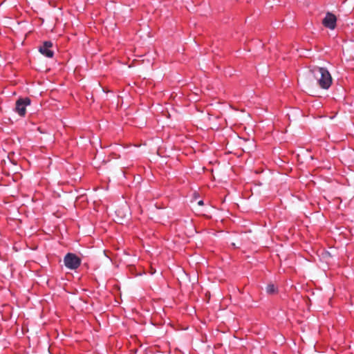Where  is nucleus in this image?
Wrapping results in <instances>:
<instances>
[{"label": "nucleus", "mask_w": 354, "mask_h": 354, "mask_svg": "<svg viewBox=\"0 0 354 354\" xmlns=\"http://www.w3.org/2000/svg\"><path fill=\"white\" fill-rule=\"evenodd\" d=\"M64 265L71 270L77 268L80 263L81 259L73 253H68L64 259Z\"/></svg>", "instance_id": "obj_2"}, {"label": "nucleus", "mask_w": 354, "mask_h": 354, "mask_svg": "<svg viewBox=\"0 0 354 354\" xmlns=\"http://www.w3.org/2000/svg\"><path fill=\"white\" fill-rule=\"evenodd\" d=\"M266 292L270 295L274 294L277 292V288L272 283L268 284L266 287Z\"/></svg>", "instance_id": "obj_6"}, {"label": "nucleus", "mask_w": 354, "mask_h": 354, "mask_svg": "<svg viewBox=\"0 0 354 354\" xmlns=\"http://www.w3.org/2000/svg\"><path fill=\"white\" fill-rule=\"evenodd\" d=\"M203 204H204V203H203V201H201H201H199L198 202V205H200V206L203 205Z\"/></svg>", "instance_id": "obj_9"}, {"label": "nucleus", "mask_w": 354, "mask_h": 354, "mask_svg": "<svg viewBox=\"0 0 354 354\" xmlns=\"http://www.w3.org/2000/svg\"><path fill=\"white\" fill-rule=\"evenodd\" d=\"M167 118H169L170 115H169V112H167Z\"/></svg>", "instance_id": "obj_12"}, {"label": "nucleus", "mask_w": 354, "mask_h": 354, "mask_svg": "<svg viewBox=\"0 0 354 354\" xmlns=\"http://www.w3.org/2000/svg\"><path fill=\"white\" fill-rule=\"evenodd\" d=\"M53 47V43L50 41H46L39 46V51L44 56L52 58L54 55L53 50L51 49Z\"/></svg>", "instance_id": "obj_4"}, {"label": "nucleus", "mask_w": 354, "mask_h": 354, "mask_svg": "<svg viewBox=\"0 0 354 354\" xmlns=\"http://www.w3.org/2000/svg\"><path fill=\"white\" fill-rule=\"evenodd\" d=\"M26 112H17L18 115L20 117H24Z\"/></svg>", "instance_id": "obj_8"}, {"label": "nucleus", "mask_w": 354, "mask_h": 354, "mask_svg": "<svg viewBox=\"0 0 354 354\" xmlns=\"http://www.w3.org/2000/svg\"><path fill=\"white\" fill-rule=\"evenodd\" d=\"M219 118H220L219 114H216V115L211 114V113H209V112H207V115H206V120H207L210 123H212V122H214V120L218 119Z\"/></svg>", "instance_id": "obj_7"}, {"label": "nucleus", "mask_w": 354, "mask_h": 354, "mask_svg": "<svg viewBox=\"0 0 354 354\" xmlns=\"http://www.w3.org/2000/svg\"><path fill=\"white\" fill-rule=\"evenodd\" d=\"M30 102L28 97L19 98L16 102L15 111H26V106L30 104Z\"/></svg>", "instance_id": "obj_5"}, {"label": "nucleus", "mask_w": 354, "mask_h": 354, "mask_svg": "<svg viewBox=\"0 0 354 354\" xmlns=\"http://www.w3.org/2000/svg\"><path fill=\"white\" fill-rule=\"evenodd\" d=\"M235 109L236 111H239V109ZM240 111H244V110L242 109H240Z\"/></svg>", "instance_id": "obj_11"}, {"label": "nucleus", "mask_w": 354, "mask_h": 354, "mask_svg": "<svg viewBox=\"0 0 354 354\" xmlns=\"http://www.w3.org/2000/svg\"><path fill=\"white\" fill-rule=\"evenodd\" d=\"M306 88L318 84L323 89H328L332 84L333 79L329 71L324 67L313 66L301 79Z\"/></svg>", "instance_id": "obj_1"}, {"label": "nucleus", "mask_w": 354, "mask_h": 354, "mask_svg": "<svg viewBox=\"0 0 354 354\" xmlns=\"http://www.w3.org/2000/svg\"><path fill=\"white\" fill-rule=\"evenodd\" d=\"M313 117H314L315 118H322V115H317V116L314 115Z\"/></svg>", "instance_id": "obj_10"}, {"label": "nucleus", "mask_w": 354, "mask_h": 354, "mask_svg": "<svg viewBox=\"0 0 354 354\" xmlns=\"http://www.w3.org/2000/svg\"><path fill=\"white\" fill-rule=\"evenodd\" d=\"M329 118L332 119V118H333V116H330Z\"/></svg>", "instance_id": "obj_13"}, {"label": "nucleus", "mask_w": 354, "mask_h": 354, "mask_svg": "<svg viewBox=\"0 0 354 354\" xmlns=\"http://www.w3.org/2000/svg\"><path fill=\"white\" fill-rule=\"evenodd\" d=\"M337 18L335 15L328 12L326 17L322 20V24L331 30L335 29L336 27Z\"/></svg>", "instance_id": "obj_3"}]
</instances>
